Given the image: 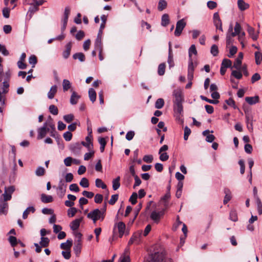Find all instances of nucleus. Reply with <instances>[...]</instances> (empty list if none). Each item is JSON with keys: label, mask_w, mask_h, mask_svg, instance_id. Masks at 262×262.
Returning a JSON list of instances; mask_svg holds the SVG:
<instances>
[{"label": "nucleus", "mask_w": 262, "mask_h": 262, "mask_svg": "<svg viewBox=\"0 0 262 262\" xmlns=\"http://www.w3.org/2000/svg\"><path fill=\"white\" fill-rule=\"evenodd\" d=\"M172 96L173 97V102L174 113L180 115L183 111V107L182 105L183 97L181 90L177 89L173 90L172 92Z\"/></svg>", "instance_id": "f257e3e1"}, {"label": "nucleus", "mask_w": 262, "mask_h": 262, "mask_svg": "<svg viewBox=\"0 0 262 262\" xmlns=\"http://www.w3.org/2000/svg\"><path fill=\"white\" fill-rule=\"evenodd\" d=\"M104 211V209H95L87 214V217L92 220L94 223H96L98 220L102 221L105 217Z\"/></svg>", "instance_id": "f03ea898"}, {"label": "nucleus", "mask_w": 262, "mask_h": 262, "mask_svg": "<svg viewBox=\"0 0 262 262\" xmlns=\"http://www.w3.org/2000/svg\"><path fill=\"white\" fill-rule=\"evenodd\" d=\"M186 24L184 19L178 20L176 24L174 35L176 36H179L181 34L183 30L186 26Z\"/></svg>", "instance_id": "7ed1b4c3"}, {"label": "nucleus", "mask_w": 262, "mask_h": 262, "mask_svg": "<svg viewBox=\"0 0 262 262\" xmlns=\"http://www.w3.org/2000/svg\"><path fill=\"white\" fill-rule=\"evenodd\" d=\"M81 149L82 146L79 142L73 143L70 146L71 151L75 155L80 154Z\"/></svg>", "instance_id": "20e7f679"}, {"label": "nucleus", "mask_w": 262, "mask_h": 262, "mask_svg": "<svg viewBox=\"0 0 262 262\" xmlns=\"http://www.w3.org/2000/svg\"><path fill=\"white\" fill-rule=\"evenodd\" d=\"M115 228H117L119 234V237H121L125 233V230L126 228L125 224L122 222H119L115 224Z\"/></svg>", "instance_id": "39448f33"}, {"label": "nucleus", "mask_w": 262, "mask_h": 262, "mask_svg": "<svg viewBox=\"0 0 262 262\" xmlns=\"http://www.w3.org/2000/svg\"><path fill=\"white\" fill-rule=\"evenodd\" d=\"M8 204L5 201H2V198H0V215H6L8 213Z\"/></svg>", "instance_id": "423d86ee"}, {"label": "nucleus", "mask_w": 262, "mask_h": 262, "mask_svg": "<svg viewBox=\"0 0 262 262\" xmlns=\"http://www.w3.org/2000/svg\"><path fill=\"white\" fill-rule=\"evenodd\" d=\"M164 214V211L159 212L152 211L150 214L151 219L156 223H158L161 216Z\"/></svg>", "instance_id": "0eeeda50"}, {"label": "nucleus", "mask_w": 262, "mask_h": 262, "mask_svg": "<svg viewBox=\"0 0 262 262\" xmlns=\"http://www.w3.org/2000/svg\"><path fill=\"white\" fill-rule=\"evenodd\" d=\"M49 132V128L46 127V124H43V126L38 129V139H41L43 138L46 135L47 132Z\"/></svg>", "instance_id": "6e6552de"}, {"label": "nucleus", "mask_w": 262, "mask_h": 262, "mask_svg": "<svg viewBox=\"0 0 262 262\" xmlns=\"http://www.w3.org/2000/svg\"><path fill=\"white\" fill-rule=\"evenodd\" d=\"M67 187V184L64 183V182L62 180H60L59 183L58 189L59 190V196L60 198H62L66 192V188Z\"/></svg>", "instance_id": "1a4fd4ad"}, {"label": "nucleus", "mask_w": 262, "mask_h": 262, "mask_svg": "<svg viewBox=\"0 0 262 262\" xmlns=\"http://www.w3.org/2000/svg\"><path fill=\"white\" fill-rule=\"evenodd\" d=\"M43 124H46V127L47 128H49V130L51 129L52 131L51 132V136L52 137H55V135L53 134V131L55 130V125L53 123V120L51 117H50L48 120L43 123Z\"/></svg>", "instance_id": "9d476101"}, {"label": "nucleus", "mask_w": 262, "mask_h": 262, "mask_svg": "<svg viewBox=\"0 0 262 262\" xmlns=\"http://www.w3.org/2000/svg\"><path fill=\"white\" fill-rule=\"evenodd\" d=\"M72 43L71 42H68L66 45V49L62 53V55L64 58L67 59L69 57L72 49Z\"/></svg>", "instance_id": "9b49d317"}, {"label": "nucleus", "mask_w": 262, "mask_h": 262, "mask_svg": "<svg viewBox=\"0 0 262 262\" xmlns=\"http://www.w3.org/2000/svg\"><path fill=\"white\" fill-rule=\"evenodd\" d=\"M82 218L77 219L72 221L70 224L71 229L73 230H76L80 226V223L82 221Z\"/></svg>", "instance_id": "f8f14e48"}, {"label": "nucleus", "mask_w": 262, "mask_h": 262, "mask_svg": "<svg viewBox=\"0 0 262 262\" xmlns=\"http://www.w3.org/2000/svg\"><path fill=\"white\" fill-rule=\"evenodd\" d=\"M80 96L78 95L76 92L73 91L70 98V103L72 105H75L77 103Z\"/></svg>", "instance_id": "ddd939ff"}, {"label": "nucleus", "mask_w": 262, "mask_h": 262, "mask_svg": "<svg viewBox=\"0 0 262 262\" xmlns=\"http://www.w3.org/2000/svg\"><path fill=\"white\" fill-rule=\"evenodd\" d=\"M224 193L225 195L223 200V203L226 204L231 199V192L229 188H225L224 189Z\"/></svg>", "instance_id": "4468645a"}, {"label": "nucleus", "mask_w": 262, "mask_h": 262, "mask_svg": "<svg viewBox=\"0 0 262 262\" xmlns=\"http://www.w3.org/2000/svg\"><path fill=\"white\" fill-rule=\"evenodd\" d=\"M245 100L250 105H253L258 102L259 97L258 96L247 97L245 98Z\"/></svg>", "instance_id": "2eb2a0df"}, {"label": "nucleus", "mask_w": 262, "mask_h": 262, "mask_svg": "<svg viewBox=\"0 0 262 262\" xmlns=\"http://www.w3.org/2000/svg\"><path fill=\"white\" fill-rule=\"evenodd\" d=\"M103 29H101V28H100L98 33L97 34V38L95 42V46L102 45V36Z\"/></svg>", "instance_id": "dca6fc26"}, {"label": "nucleus", "mask_w": 262, "mask_h": 262, "mask_svg": "<svg viewBox=\"0 0 262 262\" xmlns=\"http://www.w3.org/2000/svg\"><path fill=\"white\" fill-rule=\"evenodd\" d=\"M247 31L249 33V35L253 39V40H256L257 39L258 37V32H257V33L255 34L254 28L248 26Z\"/></svg>", "instance_id": "f3484780"}, {"label": "nucleus", "mask_w": 262, "mask_h": 262, "mask_svg": "<svg viewBox=\"0 0 262 262\" xmlns=\"http://www.w3.org/2000/svg\"><path fill=\"white\" fill-rule=\"evenodd\" d=\"M57 91V86L56 85H54L51 86L49 92L48 93V97L50 99H52L54 98V95L56 93Z\"/></svg>", "instance_id": "a211bd4d"}, {"label": "nucleus", "mask_w": 262, "mask_h": 262, "mask_svg": "<svg viewBox=\"0 0 262 262\" xmlns=\"http://www.w3.org/2000/svg\"><path fill=\"white\" fill-rule=\"evenodd\" d=\"M237 5L238 8L241 11H244L247 9L249 7V5L245 3L243 0H238Z\"/></svg>", "instance_id": "6ab92c4d"}, {"label": "nucleus", "mask_w": 262, "mask_h": 262, "mask_svg": "<svg viewBox=\"0 0 262 262\" xmlns=\"http://www.w3.org/2000/svg\"><path fill=\"white\" fill-rule=\"evenodd\" d=\"M167 62L169 64V67L170 69L171 68H172L174 66V61L173 59V53H172V49L169 50V52L168 53V59H167Z\"/></svg>", "instance_id": "aec40b11"}, {"label": "nucleus", "mask_w": 262, "mask_h": 262, "mask_svg": "<svg viewBox=\"0 0 262 262\" xmlns=\"http://www.w3.org/2000/svg\"><path fill=\"white\" fill-rule=\"evenodd\" d=\"M72 246V241L68 239L66 243H63L60 244V248L66 250H70Z\"/></svg>", "instance_id": "412c9836"}, {"label": "nucleus", "mask_w": 262, "mask_h": 262, "mask_svg": "<svg viewBox=\"0 0 262 262\" xmlns=\"http://www.w3.org/2000/svg\"><path fill=\"white\" fill-rule=\"evenodd\" d=\"M35 211V209L33 206L28 207L23 212V218L26 219L28 217L30 212L33 213Z\"/></svg>", "instance_id": "4be33fe9"}, {"label": "nucleus", "mask_w": 262, "mask_h": 262, "mask_svg": "<svg viewBox=\"0 0 262 262\" xmlns=\"http://www.w3.org/2000/svg\"><path fill=\"white\" fill-rule=\"evenodd\" d=\"M41 201L44 203H48L52 202L53 201V199L51 195L42 194L41 195Z\"/></svg>", "instance_id": "5701e85b"}, {"label": "nucleus", "mask_w": 262, "mask_h": 262, "mask_svg": "<svg viewBox=\"0 0 262 262\" xmlns=\"http://www.w3.org/2000/svg\"><path fill=\"white\" fill-rule=\"evenodd\" d=\"M85 142L88 145V150L91 151L93 148V136H88L85 137Z\"/></svg>", "instance_id": "b1692460"}, {"label": "nucleus", "mask_w": 262, "mask_h": 262, "mask_svg": "<svg viewBox=\"0 0 262 262\" xmlns=\"http://www.w3.org/2000/svg\"><path fill=\"white\" fill-rule=\"evenodd\" d=\"M74 59H78L80 62H84L85 60V55L81 52L76 53L73 55Z\"/></svg>", "instance_id": "393cba45"}, {"label": "nucleus", "mask_w": 262, "mask_h": 262, "mask_svg": "<svg viewBox=\"0 0 262 262\" xmlns=\"http://www.w3.org/2000/svg\"><path fill=\"white\" fill-rule=\"evenodd\" d=\"M62 87L63 92H66L71 89L72 84L68 79H63L62 81Z\"/></svg>", "instance_id": "a878e982"}, {"label": "nucleus", "mask_w": 262, "mask_h": 262, "mask_svg": "<svg viewBox=\"0 0 262 262\" xmlns=\"http://www.w3.org/2000/svg\"><path fill=\"white\" fill-rule=\"evenodd\" d=\"M89 96L90 100L92 102H94L96 99V93L95 91L93 89L91 88L89 90Z\"/></svg>", "instance_id": "bb28decb"}, {"label": "nucleus", "mask_w": 262, "mask_h": 262, "mask_svg": "<svg viewBox=\"0 0 262 262\" xmlns=\"http://www.w3.org/2000/svg\"><path fill=\"white\" fill-rule=\"evenodd\" d=\"M255 63L259 65L262 61V53L259 51L255 52L254 53Z\"/></svg>", "instance_id": "cd10ccee"}, {"label": "nucleus", "mask_w": 262, "mask_h": 262, "mask_svg": "<svg viewBox=\"0 0 262 262\" xmlns=\"http://www.w3.org/2000/svg\"><path fill=\"white\" fill-rule=\"evenodd\" d=\"M169 23V16L167 14H164L162 15L161 18V25L166 27Z\"/></svg>", "instance_id": "c85d7f7f"}, {"label": "nucleus", "mask_w": 262, "mask_h": 262, "mask_svg": "<svg viewBox=\"0 0 262 262\" xmlns=\"http://www.w3.org/2000/svg\"><path fill=\"white\" fill-rule=\"evenodd\" d=\"M50 243V239L48 237H41L39 245L43 247H47L49 246Z\"/></svg>", "instance_id": "c756f323"}, {"label": "nucleus", "mask_w": 262, "mask_h": 262, "mask_svg": "<svg viewBox=\"0 0 262 262\" xmlns=\"http://www.w3.org/2000/svg\"><path fill=\"white\" fill-rule=\"evenodd\" d=\"M245 113L246 115V123H253V118L251 113L247 110H245Z\"/></svg>", "instance_id": "7c9ffc66"}, {"label": "nucleus", "mask_w": 262, "mask_h": 262, "mask_svg": "<svg viewBox=\"0 0 262 262\" xmlns=\"http://www.w3.org/2000/svg\"><path fill=\"white\" fill-rule=\"evenodd\" d=\"M242 60L238 59L237 58H236L234 61L233 66L231 67V69L235 68L237 70H240L241 69V67L242 66Z\"/></svg>", "instance_id": "2f4dec72"}, {"label": "nucleus", "mask_w": 262, "mask_h": 262, "mask_svg": "<svg viewBox=\"0 0 262 262\" xmlns=\"http://www.w3.org/2000/svg\"><path fill=\"white\" fill-rule=\"evenodd\" d=\"M241 29L242 28L240 24L236 22L234 27V32L231 34L232 36H235L236 35L239 34V33H241Z\"/></svg>", "instance_id": "473e14b6"}, {"label": "nucleus", "mask_w": 262, "mask_h": 262, "mask_svg": "<svg viewBox=\"0 0 262 262\" xmlns=\"http://www.w3.org/2000/svg\"><path fill=\"white\" fill-rule=\"evenodd\" d=\"M95 185L97 187L105 189L106 188V185L100 179H96L95 180Z\"/></svg>", "instance_id": "72a5a7b5"}, {"label": "nucleus", "mask_w": 262, "mask_h": 262, "mask_svg": "<svg viewBox=\"0 0 262 262\" xmlns=\"http://www.w3.org/2000/svg\"><path fill=\"white\" fill-rule=\"evenodd\" d=\"M45 169L41 167V166H38L35 171V174L38 176V177H41V176H42L45 174Z\"/></svg>", "instance_id": "f704fd0d"}, {"label": "nucleus", "mask_w": 262, "mask_h": 262, "mask_svg": "<svg viewBox=\"0 0 262 262\" xmlns=\"http://www.w3.org/2000/svg\"><path fill=\"white\" fill-rule=\"evenodd\" d=\"M120 177H118L113 181V188L114 190H116L120 187Z\"/></svg>", "instance_id": "c9c22d12"}, {"label": "nucleus", "mask_w": 262, "mask_h": 262, "mask_svg": "<svg viewBox=\"0 0 262 262\" xmlns=\"http://www.w3.org/2000/svg\"><path fill=\"white\" fill-rule=\"evenodd\" d=\"M9 87V82H7L6 81H4V82L2 83V93H3V94H6L8 92Z\"/></svg>", "instance_id": "e433bc0d"}, {"label": "nucleus", "mask_w": 262, "mask_h": 262, "mask_svg": "<svg viewBox=\"0 0 262 262\" xmlns=\"http://www.w3.org/2000/svg\"><path fill=\"white\" fill-rule=\"evenodd\" d=\"M167 7V2L165 0H160L158 3V9L161 11Z\"/></svg>", "instance_id": "4c0bfd02"}, {"label": "nucleus", "mask_w": 262, "mask_h": 262, "mask_svg": "<svg viewBox=\"0 0 262 262\" xmlns=\"http://www.w3.org/2000/svg\"><path fill=\"white\" fill-rule=\"evenodd\" d=\"M165 67L166 65L165 63H162L159 65L158 73L159 75L162 76L164 74Z\"/></svg>", "instance_id": "58836bf2"}, {"label": "nucleus", "mask_w": 262, "mask_h": 262, "mask_svg": "<svg viewBox=\"0 0 262 262\" xmlns=\"http://www.w3.org/2000/svg\"><path fill=\"white\" fill-rule=\"evenodd\" d=\"M189 53V59L192 58V54H193L194 55L197 54V51L194 45H192L189 49L188 50Z\"/></svg>", "instance_id": "ea45409f"}, {"label": "nucleus", "mask_w": 262, "mask_h": 262, "mask_svg": "<svg viewBox=\"0 0 262 262\" xmlns=\"http://www.w3.org/2000/svg\"><path fill=\"white\" fill-rule=\"evenodd\" d=\"M98 142H99V144H100V151L101 152H103L104 150L105 146L106 144L105 139L103 138H100L98 139Z\"/></svg>", "instance_id": "a19ab883"}, {"label": "nucleus", "mask_w": 262, "mask_h": 262, "mask_svg": "<svg viewBox=\"0 0 262 262\" xmlns=\"http://www.w3.org/2000/svg\"><path fill=\"white\" fill-rule=\"evenodd\" d=\"M229 218L231 221L233 222H236L237 221V215L236 211L235 210H231L230 212Z\"/></svg>", "instance_id": "79ce46f5"}, {"label": "nucleus", "mask_w": 262, "mask_h": 262, "mask_svg": "<svg viewBox=\"0 0 262 262\" xmlns=\"http://www.w3.org/2000/svg\"><path fill=\"white\" fill-rule=\"evenodd\" d=\"M232 62L230 60L228 59H224L222 62V66L228 68H231L232 67Z\"/></svg>", "instance_id": "37998d69"}, {"label": "nucleus", "mask_w": 262, "mask_h": 262, "mask_svg": "<svg viewBox=\"0 0 262 262\" xmlns=\"http://www.w3.org/2000/svg\"><path fill=\"white\" fill-rule=\"evenodd\" d=\"M164 104V100L162 98H159L157 100L155 103V107L158 109H160L163 107Z\"/></svg>", "instance_id": "c03bdc74"}, {"label": "nucleus", "mask_w": 262, "mask_h": 262, "mask_svg": "<svg viewBox=\"0 0 262 262\" xmlns=\"http://www.w3.org/2000/svg\"><path fill=\"white\" fill-rule=\"evenodd\" d=\"M95 49L99 51V58L100 60L102 61L103 60L104 58L102 56V51H103V46H95Z\"/></svg>", "instance_id": "a18cd8bd"}, {"label": "nucleus", "mask_w": 262, "mask_h": 262, "mask_svg": "<svg viewBox=\"0 0 262 262\" xmlns=\"http://www.w3.org/2000/svg\"><path fill=\"white\" fill-rule=\"evenodd\" d=\"M50 113L54 115H57L58 114V108L54 105H51L49 107Z\"/></svg>", "instance_id": "49530a36"}, {"label": "nucleus", "mask_w": 262, "mask_h": 262, "mask_svg": "<svg viewBox=\"0 0 262 262\" xmlns=\"http://www.w3.org/2000/svg\"><path fill=\"white\" fill-rule=\"evenodd\" d=\"M81 249V243H76L74 247V250L76 254L78 255L80 254Z\"/></svg>", "instance_id": "de8ad7c7"}, {"label": "nucleus", "mask_w": 262, "mask_h": 262, "mask_svg": "<svg viewBox=\"0 0 262 262\" xmlns=\"http://www.w3.org/2000/svg\"><path fill=\"white\" fill-rule=\"evenodd\" d=\"M80 185L83 188H87L89 186V183L88 180L85 178L81 179L80 183Z\"/></svg>", "instance_id": "09e8293b"}, {"label": "nucleus", "mask_w": 262, "mask_h": 262, "mask_svg": "<svg viewBox=\"0 0 262 262\" xmlns=\"http://www.w3.org/2000/svg\"><path fill=\"white\" fill-rule=\"evenodd\" d=\"M211 54L213 56H216L219 53L218 47L216 45H213L211 47L210 50Z\"/></svg>", "instance_id": "8fccbe9b"}, {"label": "nucleus", "mask_w": 262, "mask_h": 262, "mask_svg": "<svg viewBox=\"0 0 262 262\" xmlns=\"http://www.w3.org/2000/svg\"><path fill=\"white\" fill-rule=\"evenodd\" d=\"M231 76L237 79H241L243 76L242 73L240 71H237L236 70H233L232 71Z\"/></svg>", "instance_id": "3c124183"}, {"label": "nucleus", "mask_w": 262, "mask_h": 262, "mask_svg": "<svg viewBox=\"0 0 262 262\" xmlns=\"http://www.w3.org/2000/svg\"><path fill=\"white\" fill-rule=\"evenodd\" d=\"M77 212V209L75 207H71L68 210V215L69 217H73Z\"/></svg>", "instance_id": "603ef678"}, {"label": "nucleus", "mask_w": 262, "mask_h": 262, "mask_svg": "<svg viewBox=\"0 0 262 262\" xmlns=\"http://www.w3.org/2000/svg\"><path fill=\"white\" fill-rule=\"evenodd\" d=\"M9 242L11 245V246L14 247L15 246L18 242H17V239L16 237L10 236H9L8 238Z\"/></svg>", "instance_id": "864d4df0"}, {"label": "nucleus", "mask_w": 262, "mask_h": 262, "mask_svg": "<svg viewBox=\"0 0 262 262\" xmlns=\"http://www.w3.org/2000/svg\"><path fill=\"white\" fill-rule=\"evenodd\" d=\"M191 134V130L188 126H185L184 127V139L185 140H187L189 136Z\"/></svg>", "instance_id": "5fc2aeb1"}, {"label": "nucleus", "mask_w": 262, "mask_h": 262, "mask_svg": "<svg viewBox=\"0 0 262 262\" xmlns=\"http://www.w3.org/2000/svg\"><path fill=\"white\" fill-rule=\"evenodd\" d=\"M29 62L32 65V68L35 67L37 63V58L35 55H31L29 58Z\"/></svg>", "instance_id": "6e6d98bb"}, {"label": "nucleus", "mask_w": 262, "mask_h": 262, "mask_svg": "<svg viewBox=\"0 0 262 262\" xmlns=\"http://www.w3.org/2000/svg\"><path fill=\"white\" fill-rule=\"evenodd\" d=\"M74 118V116L73 114H68L63 116V119L67 123H70L72 122Z\"/></svg>", "instance_id": "4d7b16f0"}, {"label": "nucleus", "mask_w": 262, "mask_h": 262, "mask_svg": "<svg viewBox=\"0 0 262 262\" xmlns=\"http://www.w3.org/2000/svg\"><path fill=\"white\" fill-rule=\"evenodd\" d=\"M256 203L257 205L258 212L259 215L262 214V203L260 199L257 197Z\"/></svg>", "instance_id": "13d9d810"}, {"label": "nucleus", "mask_w": 262, "mask_h": 262, "mask_svg": "<svg viewBox=\"0 0 262 262\" xmlns=\"http://www.w3.org/2000/svg\"><path fill=\"white\" fill-rule=\"evenodd\" d=\"M32 6L30 7L29 9L28 13H30V15L33 14L34 12L38 11V6L34 4H31Z\"/></svg>", "instance_id": "bf43d9fd"}, {"label": "nucleus", "mask_w": 262, "mask_h": 262, "mask_svg": "<svg viewBox=\"0 0 262 262\" xmlns=\"http://www.w3.org/2000/svg\"><path fill=\"white\" fill-rule=\"evenodd\" d=\"M138 198V194L136 192H133L129 198V201L133 205H135L137 203V199Z\"/></svg>", "instance_id": "052dcab7"}, {"label": "nucleus", "mask_w": 262, "mask_h": 262, "mask_svg": "<svg viewBox=\"0 0 262 262\" xmlns=\"http://www.w3.org/2000/svg\"><path fill=\"white\" fill-rule=\"evenodd\" d=\"M63 137L66 141H70L72 139V134L70 132L68 131L63 134Z\"/></svg>", "instance_id": "680f3d73"}, {"label": "nucleus", "mask_w": 262, "mask_h": 262, "mask_svg": "<svg viewBox=\"0 0 262 262\" xmlns=\"http://www.w3.org/2000/svg\"><path fill=\"white\" fill-rule=\"evenodd\" d=\"M3 75H2V78L4 81H6L7 82H9L10 77H11V74L9 71L5 72L4 73L3 72Z\"/></svg>", "instance_id": "e2e57ef3"}, {"label": "nucleus", "mask_w": 262, "mask_h": 262, "mask_svg": "<svg viewBox=\"0 0 262 262\" xmlns=\"http://www.w3.org/2000/svg\"><path fill=\"white\" fill-rule=\"evenodd\" d=\"M101 19L102 22L100 25V28H101V29H104L105 27V24L107 20V16L104 14L101 15Z\"/></svg>", "instance_id": "0e129e2a"}, {"label": "nucleus", "mask_w": 262, "mask_h": 262, "mask_svg": "<svg viewBox=\"0 0 262 262\" xmlns=\"http://www.w3.org/2000/svg\"><path fill=\"white\" fill-rule=\"evenodd\" d=\"M134 136H135L134 131L130 130V131L126 133L125 138H126V140H127L128 141H130L133 139Z\"/></svg>", "instance_id": "69168bd1"}, {"label": "nucleus", "mask_w": 262, "mask_h": 262, "mask_svg": "<svg viewBox=\"0 0 262 262\" xmlns=\"http://www.w3.org/2000/svg\"><path fill=\"white\" fill-rule=\"evenodd\" d=\"M237 49L235 46H232L229 50V54H228L229 57H232L237 52Z\"/></svg>", "instance_id": "338daca9"}, {"label": "nucleus", "mask_w": 262, "mask_h": 262, "mask_svg": "<svg viewBox=\"0 0 262 262\" xmlns=\"http://www.w3.org/2000/svg\"><path fill=\"white\" fill-rule=\"evenodd\" d=\"M160 155V160L162 161H166L169 158V156L166 152H161Z\"/></svg>", "instance_id": "774afa93"}]
</instances>
